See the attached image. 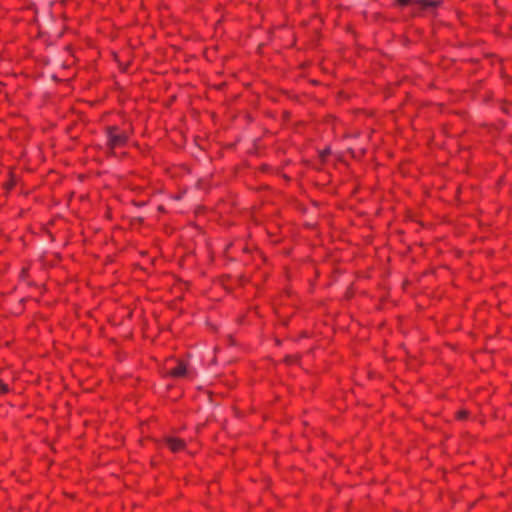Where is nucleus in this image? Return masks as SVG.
<instances>
[{
	"mask_svg": "<svg viewBox=\"0 0 512 512\" xmlns=\"http://www.w3.org/2000/svg\"><path fill=\"white\" fill-rule=\"evenodd\" d=\"M0 388H1V390H2L3 392H6V391L8 390V389H7V386H6V385H4V384H1V385H0Z\"/></svg>",
	"mask_w": 512,
	"mask_h": 512,
	"instance_id": "obj_6",
	"label": "nucleus"
},
{
	"mask_svg": "<svg viewBox=\"0 0 512 512\" xmlns=\"http://www.w3.org/2000/svg\"><path fill=\"white\" fill-rule=\"evenodd\" d=\"M401 5L412 4L421 9H433L440 5L441 0H397Z\"/></svg>",
	"mask_w": 512,
	"mask_h": 512,
	"instance_id": "obj_1",
	"label": "nucleus"
},
{
	"mask_svg": "<svg viewBox=\"0 0 512 512\" xmlns=\"http://www.w3.org/2000/svg\"><path fill=\"white\" fill-rule=\"evenodd\" d=\"M165 441L169 449L173 452H178L185 448V442L182 441L181 439L169 436L166 438Z\"/></svg>",
	"mask_w": 512,
	"mask_h": 512,
	"instance_id": "obj_4",
	"label": "nucleus"
},
{
	"mask_svg": "<svg viewBox=\"0 0 512 512\" xmlns=\"http://www.w3.org/2000/svg\"><path fill=\"white\" fill-rule=\"evenodd\" d=\"M189 374L187 365L182 361H177V365L168 371V375L172 377H185Z\"/></svg>",
	"mask_w": 512,
	"mask_h": 512,
	"instance_id": "obj_3",
	"label": "nucleus"
},
{
	"mask_svg": "<svg viewBox=\"0 0 512 512\" xmlns=\"http://www.w3.org/2000/svg\"><path fill=\"white\" fill-rule=\"evenodd\" d=\"M126 133H117L116 128H110L108 131V141L111 147L122 146L127 140Z\"/></svg>",
	"mask_w": 512,
	"mask_h": 512,
	"instance_id": "obj_2",
	"label": "nucleus"
},
{
	"mask_svg": "<svg viewBox=\"0 0 512 512\" xmlns=\"http://www.w3.org/2000/svg\"><path fill=\"white\" fill-rule=\"evenodd\" d=\"M467 415H468V412L466 410H461L458 413V418L463 419V418L467 417Z\"/></svg>",
	"mask_w": 512,
	"mask_h": 512,
	"instance_id": "obj_5",
	"label": "nucleus"
}]
</instances>
